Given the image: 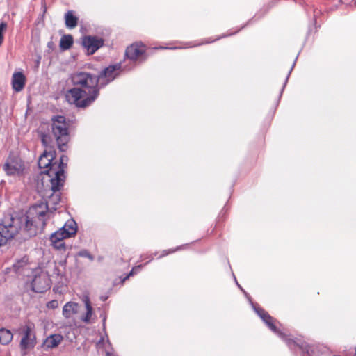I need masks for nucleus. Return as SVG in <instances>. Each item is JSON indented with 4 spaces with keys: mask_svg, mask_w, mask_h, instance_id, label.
<instances>
[{
    "mask_svg": "<svg viewBox=\"0 0 356 356\" xmlns=\"http://www.w3.org/2000/svg\"><path fill=\"white\" fill-rule=\"evenodd\" d=\"M51 44H52V42H49V43H48V47H51Z\"/></svg>",
    "mask_w": 356,
    "mask_h": 356,
    "instance_id": "nucleus-35",
    "label": "nucleus"
},
{
    "mask_svg": "<svg viewBox=\"0 0 356 356\" xmlns=\"http://www.w3.org/2000/svg\"><path fill=\"white\" fill-rule=\"evenodd\" d=\"M26 78L22 72H16L13 75L12 85L16 92L21 91L25 85Z\"/></svg>",
    "mask_w": 356,
    "mask_h": 356,
    "instance_id": "nucleus-16",
    "label": "nucleus"
},
{
    "mask_svg": "<svg viewBox=\"0 0 356 356\" xmlns=\"http://www.w3.org/2000/svg\"><path fill=\"white\" fill-rule=\"evenodd\" d=\"M79 304L74 302H68L63 307V315L66 318H71L78 313Z\"/></svg>",
    "mask_w": 356,
    "mask_h": 356,
    "instance_id": "nucleus-17",
    "label": "nucleus"
},
{
    "mask_svg": "<svg viewBox=\"0 0 356 356\" xmlns=\"http://www.w3.org/2000/svg\"><path fill=\"white\" fill-rule=\"evenodd\" d=\"M65 26L68 29H74L77 26L79 18L72 10H68L65 15Z\"/></svg>",
    "mask_w": 356,
    "mask_h": 356,
    "instance_id": "nucleus-19",
    "label": "nucleus"
},
{
    "mask_svg": "<svg viewBox=\"0 0 356 356\" xmlns=\"http://www.w3.org/2000/svg\"><path fill=\"white\" fill-rule=\"evenodd\" d=\"M7 29V24L4 22H2L0 24V46L2 44L3 42V32Z\"/></svg>",
    "mask_w": 356,
    "mask_h": 356,
    "instance_id": "nucleus-24",
    "label": "nucleus"
},
{
    "mask_svg": "<svg viewBox=\"0 0 356 356\" xmlns=\"http://www.w3.org/2000/svg\"><path fill=\"white\" fill-rule=\"evenodd\" d=\"M63 340V337L61 334H51L45 339L44 342V348L46 350L54 348L57 347Z\"/></svg>",
    "mask_w": 356,
    "mask_h": 356,
    "instance_id": "nucleus-15",
    "label": "nucleus"
},
{
    "mask_svg": "<svg viewBox=\"0 0 356 356\" xmlns=\"http://www.w3.org/2000/svg\"><path fill=\"white\" fill-rule=\"evenodd\" d=\"M159 49H177V47H160Z\"/></svg>",
    "mask_w": 356,
    "mask_h": 356,
    "instance_id": "nucleus-31",
    "label": "nucleus"
},
{
    "mask_svg": "<svg viewBox=\"0 0 356 356\" xmlns=\"http://www.w3.org/2000/svg\"><path fill=\"white\" fill-rule=\"evenodd\" d=\"M70 80L74 86L66 92L67 101L78 108L91 105L99 94V78L88 72H80L71 75Z\"/></svg>",
    "mask_w": 356,
    "mask_h": 356,
    "instance_id": "nucleus-1",
    "label": "nucleus"
},
{
    "mask_svg": "<svg viewBox=\"0 0 356 356\" xmlns=\"http://www.w3.org/2000/svg\"><path fill=\"white\" fill-rule=\"evenodd\" d=\"M145 47L142 43H136L128 47L125 51V56L131 61L142 62L145 60Z\"/></svg>",
    "mask_w": 356,
    "mask_h": 356,
    "instance_id": "nucleus-11",
    "label": "nucleus"
},
{
    "mask_svg": "<svg viewBox=\"0 0 356 356\" xmlns=\"http://www.w3.org/2000/svg\"><path fill=\"white\" fill-rule=\"evenodd\" d=\"M120 68V64L109 65L105 68L97 76V78H99V84L106 86L113 81L119 75Z\"/></svg>",
    "mask_w": 356,
    "mask_h": 356,
    "instance_id": "nucleus-10",
    "label": "nucleus"
},
{
    "mask_svg": "<svg viewBox=\"0 0 356 356\" xmlns=\"http://www.w3.org/2000/svg\"><path fill=\"white\" fill-rule=\"evenodd\" d=\"M33 327L31 325H26L23 327L24 336L20 341V348L22 350L33 348L35 344V336L32 332Z\"/></svg>",
    "mask_w": 356,
    "mask_h": 356,
    "instance_id": "nucleus-13",
    "label": "nucleus"
},
{
    "mask_svg": "<svg viewBox=\"0 0 356 356\" xmlns=\"http://www.w3.org/2000/svg\"><path fill=\"white\" fill-rule=\"evenodd\" d=\"M225 35H222V38H225ZM220 38H221V37H219V38H217L216 40H218V39H220Z\"/></svg>",
    "mask_w": 356,
    "mask_h": 356,
    "instance_id": "nucleus-36",
    "label": "nucleus"
},
{
    "mask_svg": "<svg viewBox=\"0 0 356 356\" xmlns=\"http://www.w3.org/2000/svg\"><path fill=\"white\" fill-rule=\"evenodd\" d=\"M143 268V265H138L137 266L134 267L129 274L127 276V278H128L129 276L133 275L136 274L138 271H139Z\"/></svg>",
    "mask_w": 356,
    "mask_h": 356,
    "instance_id": "nucleus-26",
    "label": "nucleus"
},
{
    "mask_svg": "<svg viewBox=\"0 0 356 356\" xmlns=\"http://www.w3.org/2000/svg\"><path fill=\"white\" fill-rule=\"evenodd\" d=\"M37 233V225H34L29 215L22 214L4 216L0 222V246L20 234L23 239L34 236Z\"/></svg>",
    "mask_w": 356,
    "mask_h": 356,
    "instance_id": "nucleus-2",
    "label": "nucleus"
},
{
    "mask_svg": "<svg viewBox=\"0 0 356 356\" xmlns=\"http://www.w3.org/2000/svg\"><path fill=\"white\" fill-rule=\"evenodd\" d=\"M111 344L109 340L107 339L106 341H105L104 337H102L96 343L97 348L99 351H100V350H105L106 356H111L110 351V349H111Z\"/></svg>",
    "mask_w": 356,
    "mask_h": 356,
    "instance_id": "nucleus-20",
    "label": "nucleus"
},
{
    "mask_svg": "<svg viewBox=\"0 0 356 356\" xmlns=\"http://www.w3.org/2000/svg\"><path fill=\"white\" fill-rule=\"evenodd\" d=\"M82 301L85 305L86 312L85 314L81 316V321L87 324L94 323L96 316L93 313V308L91 305L89 296L84 295L82 298Z\"/></svg>",
    "mask_w": 356,
    "mask_h": 356,
    "instance_id": "nucleus-14",
    "label": "nucleus"
},
{
    "mask_svg": "<svg viewBox=\"0 0 356 356\" xmlns=\"http://www.w3.org/2000/svg\"><path fill=\"white\" fill-rule=\"evenodd\" d=\"M68 162V157L65 155H62L60 157L59 163H57L54 162V165H53L51 169L48 170L49 173H52L54 175V177H51V176H48V181L51 183V189L54 191H56L60 188H63L65 180V168L67 167Z\"/></svg>",
    "mask_w": 356,
    "mask_h": 356,
    "instance_id": "nucleus-7",
    "label": "nucleus"
},
{
    "mask_svg": "<svg viewBox=\"0 0 356 356\" xmlns=\"http://www.w3.org/2000/svg\"><path fill=\"white\" fill-rule=\"evenodd\" d=\"M13 339V334L8 330L0 329V343L3 345L9 343Z\"/></svg>",
    "mask_w": 356,
    "mask_h": 356,
    "instance_id": "nucleus-21",
    "label": "nucleus"
},
{
    "mask_svg": "<svg viewBox=\"0 0 356 356\" xmlns=\"http://www.w3.org/2000/svg\"><path fill=\"white\" fill-rule=\"evenodd\" d=\"M182 246H179L177 248H176L175 249H170V250H165L163 252V254L159 256V257H162L163 256H165V255H168V254L170 253H172V252H175V251L178 250H180L181 249Z\"/></svg>",
    "mask_w": 356,
    "mask_h": 356,
    "instance_id": "nucleus-25",
    "label": "nucleus"
},
{
    "mask_svg": "<svg viewBox=\"0 0 356 356\" xmlns=\"http://www.w3.org/2000/svg\"><path fill=\"white\" fill-rule=\"evenodd\" d=\"M152 259H153V257L152 256L149 257V261H151Z\"/></svg>",
    "mask_w": 356,
    "mask_h": 356,
    "instance_id": "nucleus-37",
    "label": "nucleus"
},
{
    "mask_svg": "<svg viewBox=\"0 0 356 356\" xmlns=\"http://www.w3.org/2000/svg\"><path fill=\"white\" fill-rule=\"evenodd\" d=\"M294 65H295V62L293 63V65H292V67H291V70H290V71H289V74H288V75H287L286 78V80H285V82H284V86H283V88H282V91L283 90L284 88L285 87V86H286V83H287L288 79H289V75H290V74H291V71H292V70H293V68Z\"/></svg>",
    "mask_w": 356,
    "mask_h": 356,
    "instance_id": "nucleus-29",
    "label": "nucleus"
},
{
    "mask_svg": "<svg viewBox=\"0 0 356 356\" xmlns=\"http://www.w3.org/2000/svg\"><path fill=\"white\" fill-rule=\"evenodd\" d=\"M76 232V222L73 219H70L60 229L51 235L50 241L56 250H64L65 245L63 239L74 236Z\"/></svg>",
    "mask_w": 356,
    "mask_h": 356,
    "instance_id": "nucleus-6",
    "label": "nucleus"
},
{
    "mask_svg": "<svg viewBox=\"0 0 356 356\" xmlns=\"http://www.w3.org/2000/svg\"><path fill=\"white\" fill-rule=\"evenodd\" d=\"M215 40H205L204 42H202V44H208V43H211L212 42H213Z\"/></svg>",
    "mask_w": 356,
    "mask_h": 356,
    "instance_id": "nucleus-32",
    "label": "nucleus"
},
{
    "mask_svg": "<svg viewBox=\"0 0 356 356\" xmlns=\"http://www.w3.org/2000/svg\"><path fill=\"white\" fill-rule=\"evenodd\" d=\"M51 130L60 151H66L67 144L70 140V135L69 124L66 122L65 117L63 115L54 116L52 118Z\"/></svg>",
    "mask_w": 356,
    "mask_h": 356,
    "instance_id": "nucleus-5",
    "label": "nucleus"
},
{
    "mask_svg": "<svg viewBox=\"0 0 356 356\" xmlns=\"http://www.w3.org/2000/svg\"><path fill=\"white\" fill-rule=\"evenodd\" d=\"M100 318H102V329L105 332L106 330V315L105 313H102L100 314Z\"/></svg>",
    "mask_w": 356,
    "mask_h": 356,
    "instance_id": "nucleus-27",
    "label": "nucleus"
},
{
    "mask_svg": "<svg viewBox=\"0 0 356 356\" xmlns=\"http://www.w3.org/2000/svg\"><path fill=\"white\" fill-rule=\"evenodd\" d=\"M47 306L51 308L56 307L58 306V302L56 300L49 302Z\"/></svg>",
    "mask_w": 356,
    "mask_h": 356,
    "instance_id": "nucleus-28",
    "label": "nucleus"
},
{
    "mask_svg": "<svg viewBox=\"0 0 356 356\" xmlns=\"http://www.w3.org/2000/svg\"><path fill=\"white\" fill-rule=\"evenodd\" d=\"M82 45L87 50L88 54L91 55L104 45V40L97 36H84L82 39Z\"/></svg>",
    "mask_w": 356,
    "mask_h": 356,
    "instance_id": "nucleus-12",
    "label": "nucleus"
},
{
    "mask_svg": "<svg viewBox=\"0 0 356 356\" xmlns=\"http://www.w3.org/2000/svg\"><path fill=\"white\" fill-rule=\"evenodd\" d=\"M32 290L36 293H43L50 288V279L47 274L40 271L34 275L31 282Z\"/></svg>",
    "mask_w": 356,
    "mask_h": 356,
    "instance_id": "nucleus-9",
    "label": "nucleus"
},
{
    "mask_svg": "<svg viewBox=\"0 0 356 356\" xmlns=\"http://www.w3.org/2000/svg\"><path fill=\"white\" fill-rule=\"evenodd\" d=\"M56 152L54 150L47 151L45 150L42 154L39 157L38 164V167L40 169H43L44 170L42 172V174H44V176L42 179V184L46 182H49L48 176H51V177H54V175L52 173H49L48 170L51 169L54 165V160L55 159Z\"/></svg>",
    "mask_w": 356,
    "mask_h": 356,
    "instance_id": "nucleus-8",
    "label": "nucleus"
},
{
    "mask_svg": "<svg viewBox=\"0 0 356 356\" xmlns=\"http://www.w3.org/2000/svg\"><path fill=\"white\" fill-rule=\"evenodd\" d=\"M73 44V38L70 35H63L60 40V47L63 50H67Z\"/></svg>",
    "mask_w": 356,
    "mask_h": 356,
    "instance_id": "nucleus-22",
    "label": "nucleus"
},
{
    "mask_svg": "<svg viewBox=\"0 0 356 356\" xmlns=\"http://www.w3.org/2000/svg\"><path fill=\"white\" fill-rule=\"evenodd\" d=\"M47 183V188L51 192V195L48 196V200L33 205L29 211V215L35 218V222L40 225L41 228H44L47 221L54 216L56 206L61 200L60 191L62 188L54 191L51 189V183Z\"/></svg>",
    "mask_w": 356,
    "mask_h": 356,
    "instance_id": "nucleus-3",
    "label": "nucleus"
},
{
    "mask_svg": "<svg viewBox=\"0 0 356 356\" xmlns=\"http://www.w3.org/2000/svg\"><path fill=\"white\" fill-rule=\"evenodd\" d=\"M47 138L48 137L45 135L42 136V142L44 145H47Z\"/></svg>",
    "mask_w": 356,
    "mask_h": 356,
    "instance_id": "nucleus-30",
    "label": "nucleus"
},
{
    "mask_svg": "<svg viewBox=\"0 0 356 356\" xmlns=\"http://www.w3.org/2000/svg\"><path fill=\"white\" fill-rule=\"evenodd\" d=\"M235 281H236V284L238 285V286L240 288V289H241V291H243V289H242V287L241 286V285H239V284L237 282V281H236V279H235Z\"/></svg>",
    "mask_w": 356,
    "mask_h": 356,
    "instance_id": "nucleus-34",
    "label": "nucleus"
},
{
    "mask_svg": "<svg viewBox=\"0 0 356 356\" xmlns=\"http://www.w3.org/2000/svg\"><path fill=\"white\" fill-rule=\"evenodd\" d=\"M252 305L253 309L259 316L262 319L265 324L270 329L272 332L279 336L280 338L286 341V344L290 348L298 347L303 353L309 354L310 346L305 341L301 339L292 340L288 339L285 334L281 332L274 324V318L270 316L265 310Z\"/></svg>",
    "mask_w": 356,
    "mask_h": 356,
    "instance_id": "nucleus-4",
    "label": "nucleus"
},
{
    "mask_svg": "<svg viewBox=\"0 0 356 356\" xmlns=\"http://www.w3.org/2000/svg\"><path fill=\"white\" fill-rule=\"evenodd\" d=\"M3 168L8 175L19 174L22 171L21 165L13 161H7Z\"/></svg>",
    "mask_w": 356,
    "mask_h": 356,
    "instance_id": "nucleus-18",
    "label": "nucleus"
},
{
    "mask_svg": "<svg viewBox=\"0 0 356 356\" xmlns=\"http://www.w3.org/2000/svg\"><path fill=\"white\" fill-rule=\"evenodd\" d=\"M100 299H101L102 301H105V300L107 299V297H106V296H101V297H100Z\"/></svg>",
    "mask_w": 356,
    "mask_h": 356,
    "instance_id": "nucleus-33",
    "label": "nucleus"
},
{
    "mask_svg": "<svg viewBox=\"0 0 356 356\" xmlns=\"http://www.w3.org/2000/svg\"><path fill=\"white\" fill-rule=\"evenodd\" d=\"M78 256L81 257H86L89 259L90 261L94 260V257L86 250H82L79 252Z\"/></svg>",
    "mask_w": 356,
    "mask_h": 356,
    "instance_id": "nucleus-23",
    "label": "nucleus"
}]
</instances>
